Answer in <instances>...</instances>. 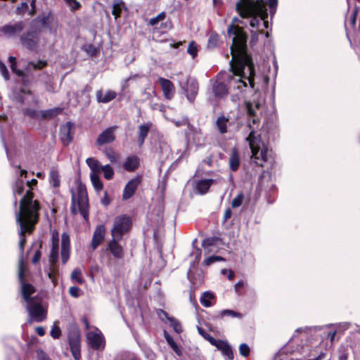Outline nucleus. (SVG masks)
Here are the masks:
<instances>
[{"label": "nucleus", "mask_w": 360, "mask_h": 360, "mask_svg": "<svg viewBox=\"0 0 360 360\" xmlns=\"http://www.w3.org/2000/svg\"><path fill=\"white\" fill-rule=\"evenodd\" d=\"M235 48L232 49L231 71L226 73L227 82L231 88L240 92L247 88L248 84L252 89L255 88V68L252 58L244 51V37L234 39Z\"/></svg>", "instance_id": "nucleus-1"}, {"label": "nucleus", "mask_w": 360, "mask_h": 360, "mask_svg": "<svg viewBox=\"0 0 360 360\" xmlns=\"http://www.w3.org/2000/svg\"><path fill=\"white\" fill-rule=\"evenodd\" d=\"M32 193H27V195L20 201V210L16 214V220L20 226V250H23L25 243V233H30L38 221V211L39 209L37 201L32 200Z\"/></svg>", "instance_id": "nucleus-2"}, {"label": "nucleus", "mask_w": 360, "mask_h": 360, "mask_svg": "<svg viewBox=\"0 0 360 360\" xmlns=\"http://www.w3.org/2000/svg\"><path fill=\"white\" fill-rule=\"evenodd\" d=\"M27 270L26 266L22 260L18 264V279L21 285L22 295L27 303L26 309L29 314L28 322H41L46 318V311L41 304V300L37 297H30L35 291L34 288L25 282L24 277Z\"/></svg>", "instance_id": "nucleus-3"}, {"label": "nucleus", "mask_w": 360, "mask_h": 360, "mask_svg": "<svg viewBox=\"0 0 360 360\" xmlns=\"http://www.w3.org/2000/svg\"><path fill=\"white\" fill-rule=\"evenodd\" d=\"M266 2L263 0H240L236 4V8L240 16L243 18L251 17L250 25L252 30L255 29L260 34L264 28H269L267 20L268 13Z\"/></svg>", "instance_id": "nucleus-4"}, {"label": "nucleus", "mask_w": 360, "mask_h": 360, "mask_svg": "<svg viewBox=\"0 0 360 360\" xmlns=\"http://www.w3.org/2000/svg\"><path fill=\"white\" fill-rule=\"evenodd\" d=\"M251 150V160L259 167L266 164L272 165L274 163V156L272 150L269 149L262 141L260 134L253 129L250 130L246 138Z\"/></svg>", "instance_id": "nucleus-5"}, {"label": "nucleus", "mask_w": 360, "mask_h": 360, "mask_svg": "<svg viewBox=\"0 0 360 360\" xmlns=\"http://www.w3.org/2000/svg\"><path fill=\"white\" fill-rule=\"evenodd\" d=\"M71 212L76 215L80 214L85 220L89 217V199L84 184L78 183L75 190H72Z\"/></svg>", "instance_id": "nucleus-6"}, {"label": "nucleus", "mask_w": 360, "mask_h": 360, "mask_svg": "<svg viewBox=\"0 0 360 360\" xmlns=\"http://www.w3.org/2000/svg\"><path fill=\"white\" fill-rule=\"evenodd\" d=\"M47 65L46 60L29 61L23 65V70L16 68V63L11 64V69L15 75L22 77V84L27 86L29 84V77H34L35 73Z\"/></svg>", "instance_id": "nucleus-7"}, {"label": "nucleus", "mask_w": 360, "mask_h": 360, "mask_svg": "<svg viewBox=\"0 0 360 360\" xmlns=\"http://www.w3.org/2000/svg\"><path fill=\"white\" fill-rule=\"evenodd\" d=\"M21 44L30 51L37 52L44 47L46 42L41 39L40 31L30 30L25 32L20 37Z\"/></svg>", "instance_id": "nucleus-8"}, {"label": "nucleus", "mask_w": 360, "mask_h": 360, "mask_svg": "<svg viewBox=\"0 0 360 360\" xmlns=\"http://www.w3.org/2000/svg\"><path fill=\"white\" fill-rule=\"evenodd\" d=\"M131 220L127 215L117 217L114 220L113 227L111 229V236L113 238L122 239V236L131 229Z\"/></svg>", "instance_id": "nucleus-9"}, {"label": "nucleus", "mask_w": 360, "mask_h": 360, "mask_svg": "<svg viewBox=\"0 0 360 360\" xmlns=\"http://www.w3.org/2000/svg\"><path fill=\"white\" fill-rule=\"evenodd\" d=\"M262 105V99H254L252 101H248L245 103V106L248 112V125L251 130L255 131V128L252 126L257 124L258 126L260 119L259 113L260 108Z\"/></svg>", "instance_id": "nucleus-10"}, {"label": "nucleus", "mask_w": 360, "mask_h": 360, "mask_svg": "<svg viewBox=\"0 0 360 360\" xmlns=\"http://www.w3.org/2000/svg\"><path fill=\"white\" fill-rule=\"evenodd\" d=\"M68 341L73 358L79 360L81 357V334L76 326H72L68 330Z\"/></svg>", "instance_id": "nucleus-11"}, {"label": "nucleus", "mask_w": 360, "mask_h": 360, "mask_svg": "<svg viewBox=\"0 0 360 360\" xmlns=\"http://www.w3.org/2000/svg\"><path fill=\"white\" fill-rule=\"evenodd\" d=\"M87 345L95 350H103L105 345V338L101 331L96 327L86 334Z\"/></svg>", "instance_id": "nucleus-12"}, {"label": "nucleus", "mask_w": 360, "mask_h": 360, "mask_svg": "<svg viewBox=\"0 0 360 360\" xmlns=\"http://www.w3.org/2000/svg\"><path fill=\"white\" fill-rule=\"evenodd\" d=\"M181 88L186 94V98L193 101L198 91V84L195 79L191 78L188 76L183 77L179 81Z\"/></svg>", "instance_id": "nucleus-13"}, {"label": "nucleus", "mask_w": 360, "mask_h": 360, "mask_svg": "<svg viewBox=\"0 0 360 360\" xmlns=\"http://www.w3.org/2000/svg\"><path fill=\"white\" fill-rule=\"evenodd\" d=\"M238 22H240V20L238 18H233L232 20V23L229 26L227 32L230 37H232V45L231 46V53H232V49L235 48L233 40L234 39H240V37H244V51H246V41H247V35L244 32L243 30L239 26L235 25Z\"/></svg>", "instance_id": "nucleus-14"}, {"label": "nucleus", "mask_w": 360, "mask_h": 360, "mask_svg": "<svg viewBox=\"0 0 360 360\" xmlns=\"http://www.w3.org/2000/svg\"><path fill=\"white\" fill-rule=\"evenodd\" d=\"M225 73H219L217 77V80L212 86V91L214 94L219 98H223L228 94V89L224 84L227 81Z\"/></svg>", "instance_id": "nucleus-15"}, {"label": "nucleus", "mask_w": 360, "mask_h": 360, "mask_svg": "<svg viewBox=\"0 0 360 360\" xmlns=\"http://www.w3.org/2000/svg\"><path fill=\"white\" fill-rule=\"evenodd\" d=\"M210 344L215 346L219 350H220L221 354L224 356H226L229 360L233 359L232 348L226 341L211 339Z\"/></svg>", "instance_id": "nucleus-16"}, {"label": "nucleus", "mask_w": 360, "mask_h": 360, "mask_svg": "<svg viewBox=\"0 0 360 360\" xmlns=\"http://www.w3.org/2000/svg\"><path fill=\"white\" fill-rule=\"evenodd\" d=\"M24 29V23L22 21H18L14 23L7 24L1 28V31L8 37H15L21 32Z\"/></svg>", "instance_id": "nucleus-17"}, {"label": "nucleus", "mask_w": 360, "mask_h": 360, "mask_svg": "<svg viewBox=\"0 0 360 360\" xmlns=\"http://www.w3.org/2000/svg\"><path fill=\"white\" fill-rule=\"evenodd\" d=\"M141 177L136 176L135 178L131 179L125 186L123 193L122 198L124 200L129 199L135 193L139 185L141 184Z\"/></svg>", "instance_id": "nucleus-18"}, {"label": "nucleus", "mask_w": 360, "mask_h": 360, "mask_svg": "<svg viewBox=\"0 0 360 360\" xmlns=\"http://www.w3.org/2000/svg\"><path fill=\"white\" fill-rule=\"evenodd\" d=\"M115 127H111L104 130L97 138L96 143L102 146L112 142L115 139Z\"/></svg>", "instance_id": "nucleus-19"}, {"label": "nucleus", "mask_w": 360, "mask_h": 360, "mask_svg": "<svg viewBox=\"0 0 360 360\" xmlns=\"http://www.w3.org/2000/svg\"><path fill=\"white\" fill-rule=\"evenodd\" d=\"M72 127L73 124L68 122L60 128V136L64 145H68L72 140Z\"/></svg>", "instance_id": "nucleus-20"}, {"label": "nucleus", "mask_w": 360, "mask_h": 360, "mask_svg": "<svg viewBox=\"0 0 360 360\" xmlns=\"http://www.w3.org/2000/svg\"><path fill=\"white\" fill-rule=\"evenodd\" d=\"M158 82L161 86L165 97L170 100L174 94V84L167 79L159 77Z\"/></svg>", "instance_id": "nucleus-21"}, {"label": "nucleus", "mask_w": 360, "mask_h": 360, "mask_svg": "<svg viewBox=\"0 0 360 360\" xmlns=\"http://www.w3.org/2000/svg\"><path fill=\"white\" fill-rule=\"evenodd\" d=\"M70 256V237L66 233L61 236V259L63 264H65Z\"/></svg>", "instance_id": "nucleus-22"}, {"label": "nucleus", "mask_w": 360, "mask_h": 360, "mask_svg": "<svg viewBox=\"0 0 360 360\" xmlns=\"http://www.w3.org/2000/svg\"><path fill=\"white\" fill-rule=\"evenodd\" d=\"M105 229L103 225L96 227L92 238L91 245L92 248L96 249L103 240L105 236Z\"/></svg>", "instance_id": "nucleus-23"}, {"label": "nucleus", "mask_w": 360, "mask_h": 360, "mask_svg": "<svg viewBox=\"0 0 360 360\" xmlns=\"http://www.w3.org/2000/svg\"><path fill=\"white\" fill-rule=\"evenodd\" d=\"M117 94L112 90H108L103 92L102 90L96 91V96L98 102L107 103L115 98Z\"/></svg>", "instance_id": "nucleus-24"}, {"label": "nucleus", "mask_w": 360, "mask_h": 360, "mask_svg": "<svg viewBox=\"0 0 360 360\" xmlns=\"http://www.w3.org/2000/svg\"><path fill=\"white\" fill-rule=\"evenodd\" d=\"M216 182V180L212 179H202L196 181L195 189L199 194L206 193L210 187Z\"/></svg>", "instance_id": "nucleus-25"}, {"label": "nucleus", "mask_w": 360, "mask_h": 360, "mask_svg": "<svg viewBox=\"0 0 360 360\" xmlns=\"http://www.w3.org/2000/svg\"><path fill=\"white\" fill-rule=\"evenodd\" d=\"M122 239L113 238L108 243V248L110 252L116 258H122L123 257V250L122 247L120 245L119 242Z\"/></svg>", "instance_id": "nucleus-26"}, {"label": "nucleus", "mask_w": 360, "mask_h": 360, "mask_svg": "<svg viewBox=\"0 0 360 360\" xmlns=\"http://www.w3.org/2000/svg\"><path fill=\"white\" fill-rule=\"evenodd\" d=\"M49 184L55 188L57 189L60 186V176L58 169L52 167L49 172Z\"/></svg>", "instance_id": "nucleus-27"}, {"label": "nucleus", "mask_w": 360, "mask_h": 360, "mask_svg": "<svg viewBox=\"0 0 360 360\" xmlns=\"http://www.w3.org/2000/svg\"><path fill=\"white\" fill-rule=\"evenodd\" d=\"M230 125V122L228 117L221 115L219 116L216 120V126L221 134L226 133L228 126Z\"/></svg>", "instance_id": "nucleus-28"}, {"label": "nucleus", "mask_w": 360, "mask_h": 360, "mask_svg": "<svg viewBox=\"0 0 360 360\" xmlns=\"http://www.w3.org/2000/svg\"><path fill=\"white\" fill-rule=\"evenodd\" d=\"M150 127V124H141L139 127V136L138 142L139 145L141 146L145 141V139L148 136Z\"/></svg>", "instance_id": "nucleus-29"}, {"label": "nucleus", "mask_w": 360, "mask_h": 360, "mask_svg": "<svg viewBox=\"0 0 360 360\" xmlns=\"http://www.w3.org/2000/svg\"><path fill=\"white\" fill-rule=\"evenodd\" d=\"M139 163V158L136 156H130L127 158L124 167L126 170L131 172L138 167Z\"/></svg>", "instance_id": "nucleus-30"}, {"label": "nucleus", "mask_w": 360, "mask_h": 360, "mask_svg": "<svg viewBox=\"0 0 360 360\" xmlns=\"http://www.w3.org/2000/svg\"><path fill=\"white\" fill-rule=\"evenodd\" d=\"M240 165V158L238 153L236 149H233L229 158V167L233 171L238 169Z\"/></svg>", "instance_id": "nucleus-31"}, {"label": "nucleus", "mask_w": 360, "mask_h": 360, "mask_svg": "<svg viewBox=\"0 0 360 360\" xmlns=\"http://www.w3.org/2000/svg\"><path fill=\"white\" fill-rule=\"evenodd\" d=\"M226 316L231 317V318H237L242 319L243 314L241 313L231 310V309H224L219 312L218 318L223 319Z\"/></svg>", "instance_id": "nucleus-32"}, {"label": "nucleus", "mask_w": 360, "mask_h": 360, "mask_svg": "<svg viewBox=\"0 0 360 360\" xmlns=\"http://www.w3.org/2000/svg\"><path fill=\"white\" fill-rule=\"evenodd\" d=\"M86 162L91 168L92 171L91 173L97 174L101 172V168L102 165L97 160L94 159V158H89L86 160Z\"/></svg>", "instance_id": "nucleus-33"}, {"label": "nucleus", "mask_w": 360, "mask_h": 360, "mask_svg": "<svg viewBox=\"0 0 360 360\" xmlns=\"http://www.w3.org/2000/svg\"><path fill=\"white\" fill-rule=\"evenodd\" d=\"M214 298V295L209 292H205L200 297L201 304L205 307H210L212 305L211 302L212 300Z\"/></svg>", "instance_id": "nucleus-34"}, {"label": "nucleus", "mask_w": 360, "mask_h": 360, "mask_svg": "<svg viewBox=\"0 0 360 360\" xmlns=\"http://www.w3.org/2000/svg\"><path fill=\"white\" fill-rule=\"evenodd\" d=\"M162 312L165 314L167 320L169 321L170 326L172 327L174 330L177 333H180L182 331V328L179 321L174 318L169 317L167 314L165 313L163 311H162Z\"/></svg>", "instance_id": "nucleus-35"}, {"label": "nucleus", "mask_w": 360, "mask_h": 360, "mask_svg": "<svg viewBox=\"0 0 360 360\" xmlns=\"http://www.w3.org/2000/svg\"><path fill=\"white\" fill-rule=\"evenodd\" d=\"M91 183L97 191H100L103 189V184L100 180L98 174L91 173L90 174Z\"/></svg>", "instance_id": "nucleus-36"}, {"label": "nucleus", "mask_w": 360, "mask_h": 360, "mask_svg": "<svg viewBox=\"0 0 360 360\" xmlns=\"http://www.w3.org/2000/svg\"><path fill=\"white\" fill-rule=\"evenodd\" d=\"M72 281L76 282L78 284H82L84 282L82 276V271L79 268H75L71 274Z\"/></svg>", "instance_id": "nucleus-37"}, {"label": "nucleus", "mask_w": 360, "mask_h": 360, "mask_svg": "<svg viewBox=\"0 0 360 360\" xmlns=\"http://www.w3.org/2000/svg\"><path fill=\"white\" fill-rule=\"evenodd\" d=\"M124 7V3L121 0L116 1L113 4L112 15L115 19L120 16L122 8Z\"/></svg>", "instance_id": "nucleus-38"}, {"label": "nucleus", "mask_w": 360, "mask_h": 360, "mask_svg": "<svg viewBox=\"0 0 360 360\" xmlns=\"http://www.w3.org/2000/svg\"><path fill=\"white\" fill-rule=\"evenodd\" d=\"M101 172H103L104 177L108 180L112 179L114 176V171L110 165L102 166L101 168Z\"/></svg>", "instance_id": "nucleus-39"}, {"label": "nucleus", "mask_w": 360, "mask_h": 360, "mask_svg": "<svg viewBox=\"0 0 360 360\" xmlns=\"http://www.w3.org/2000/svg\"><path fill=\"white\" fill-rule=\"evenodd\" d=\"M61 112L60 108H53L47 110H44L41 112V115L45 118H51Z\"/></svg>", "instance_id": "nucleus-40"}, {"label": "nucleus", "mask_w": 360, "mask_h": 360, "mask_svg": "<svg viewBox=\"0 0 360 360\" xmlns=\"http://www.w3.org/2000/svg\"><path fill=\"white\" fill-rule=\"evenodd\" d=\"M58 324V321H55L50 332L51 336L54 339L59 338L61 335V330Z\"/></svg>", "instance_id": "nucleus-41"}, {"label": "nucleus", "mask_w": 360, "mask_h": 360, "mask_svg": "<svg viewBox=\"0 0 360 360\" xmlns=\"http://www.w3.org/2000/svg\"><path fill=\"white\" fill-rule=\"evenodd\" d=\"M117 360H140V359L136 354L127 352L122 353Z\"/></svg>", "instance_id": "nucleus-42"}, {"label": "nucleus", "mask_w": 360, "mask_h": 360, "mask_svg": "<svg viewBox=\"0 0 360 360\" xmlns=\"http://www.w3.org/2000/svg\"><path fill=\"white\" fill-rule=\"evenodd\" d=\"M244 195L242 193H238L232 200L231 206L233 208L240 207L243 201Z\"/></svg>", "instance_id": "nucleus-43"}, {"label": "nucleus", "mask_w": 360, "mask_h": 360, "mask_svg": "<svg viewBox=\"0 0 360 360\" xmlns=\"http://www.w3.org/2000/svg\"><path fill=\"white\" fill-rule=\"evenodd\" d=\"M239 353L241 356L247 357L250 354V347L246 343H242L239 346Z\"/></svg>", "instance_id": "nucleus-44"}, {"label": "nucleus", "mask_w": 360, "mask_h": 360, "mask_svg": "<svg viewBox=\"0 0 360 360\" xmlns=\"http://www.w3.org/2000/svg\"><path fill=\"white\" fill-rule=\"evenodd\" d=\"M24 191V182L22 181H17L13 188V193L15 195H21Z\"/></svg>", "instance_id": "nucleus-45"}, {"label": "nucleus", "mask_w": 360, "mask_h": 360, "mask_svg": "<svg viewBox=\"0 0 360 360\" xmlns=\"http://www.w3.org/2000/svg\"><path fill=\"white\" fill-rule=\"evenodd\" d=\"M58 259V249L51 248L49 256L50 262L53 265L55 264Z\"/></svg>", "instance_id": "nucleus-46"}, {"label": "nucleus", "mask_w": 360, "mask_h": 360, "mask_svg": "<svg viewBox=\"0 0 360 360\" xmlns=\"http://www.w3.org/2000/svg\"><path fill=\"white\" fill-rule=\"evenodd\" d=\"M165 17H166L165 13L162 12L160 14H158L156 17L151 18L150 20V24L153 26H155V25H158V23L160 21L163 20L165 18Z\"/></svg>", "instance_id": "nucleus-47"}, {"label": "nucleus", "mask_w": 360, "mask_h": 360, "mask_svg": "<svg viewBox=\"0 0 360 360\" xmlns=\"http://www.w3.org/2000/svg\"><path fill=\"white\" fill-rule=\"evenodd\" d=\"M224 260L223 257L220 256H210L205 260V264L209 266L214 262Z\"/></svg>", "instance_id": "nucleus-48"}, {"label": "nucleus", "mask_w": 360, "mask_h": 360, "mask_svg": "<svg viewBox=\"0 0 360 360\" xmlns=\"http://www.w3.org/2000/svg\"><path fill=\"white\" fill-rule=\"evenodd\" d=\"M187 52L190 55H191L193 58H195V56L197 55V52H198L197 46L195 45V44L193 41L190 42L188 49H187Z\"/></svg>", "instance_id": "nucleus-49"}, {"label": "nucleus", "mask_w": 360, "mask_h": 360, "mask_svg": "<svg viewBox=\"0 0 360 360\" xmlns=\"http://www.w3.org/2000/svg\"><path fill=\"white\" fill-rule=\"evenodd\" d=\"M0 72L6 80L9 79L10 76L8 69L6 66L4 65V63H3L1 61H0Z\"/></svg>", "instance_id": "nucleus-50"}, {"label": "nucleus", "mask_w": 360, "mask_h": 360, "mask_svg": "<svg viewBox=\"0 0 360 360\" xmlns=\"http://www.w3.org/2000/svg\"><path fill=\"white\" fill-rule=\"evenodd\" d=\"M105 155L112 162H115L117 158V154L111 149L105 151Z\"/></svg>", "instance_id": "nucleus-51"}, {"label": "nucleus", "mask_w": 360, "mask_h": 360, "mask_svg": "<svg viewBox=\"0 0 360 360\" xmlns=\"http://www.w3.org/2000/svg\"><path fill=\"white\" fill-rule=\"evenodd\" d=\"M198 333L205 338L207 340L209 341V342L210 343V340L211 339H214L212 336H211L209 333H207V332H205L203 329H202L201 328L198 327Z\"/></svg>", "instance_id": "nucleus-52"}, {"label": "nucleus", "mask_w": 360, "mask_h": 360, "mask_svg": "<svg viewBox=\"0 0 360 360\" xmlns=\"http://www.w3.org/2000/svg\"><path fill=\"white\" fill-rule=\"evenodd\" d=\"M79 288L78 287L72 286L69 289V292L71 296L78 297L79 296Z\"/></svg>", "instance_id": "nucleus-53"}, {"label": "nucleus", "mask_w": 360, "mask_h": 360, "mask_svg": "<svg viewBox=\"0 0 360 360\" xmlns=\"http://www.w3.org/2000/svg\"><path fill=\"white\" fill-rule=\"evenodd\" d=\"M66 3L74 10L78 9L80 6L77 0H65Z\"/></svg>", "instance_id": "nucleus-54"}, {"label": "nucleus", "mask_w": 360, "mask_h": 360, "mask_svg": "<svg viewBox=\"0 0 360 360\" xmlns=\"http://www.w3.org/2000/svg\"><path fill=\"white\" fill-rule=\"evenodd\" d=\"M214 238H207L205 240H204L202 243V246L204 248H207L210 246H212L214 245Z\"/></svg>", "instance_id": "nucleus-55"}, {"label": "nucleus", "mask_w": 360, "mask_h": 360, "mask_svg": "<svg viewBox=\"0 0 360 360\" xmlns=\"http://www.w3.org/2000/svg\"><path fill=\"white\" fill-rule=\"evenodd\" d=\"M217 37L216 36H210L208 40L207 46L209 48H213L217 44Z\"/></svg>", "instance_id": "nucleus-56"}, {"label": "nucleus", "mask_w": 360, "mask_h": 360, "mask_svg": "<svg viewBox=\"0 0 360 360\" xmlns=\"http://www.w3.org/2000/svg\"><path fill=\"white\" fill-rule=\"evenodd\" d=\"M165 338L169 346L174 345L176 343L173 339V338L166 331L164 332Z\"/></svg>", "instance_id": "nucleus-57"}, {"label": "nucleus", "mask_w": 360, "mask_h": 360, "mask_svg": "<svg viewBox=\"0 0 360 360\" xmlns=\"http://www.w3.org/2000/svg\"><path fill=\"white\" fill-rule=\"evenodd\" d=\"M165 338L169 346L174 345L176 343L173 339V338L166 331L164 332Z\"/></svg>", "instance_id": "nucleus-58"}, {"label": "nucleus", "mask_w": 360, "mask_h": 360, "mask_svg": "<svg viewBox=\"0 0 360 360\" xmlns=\"http://www.w3.org/2000/svg\"><path fill=\"white\" fill-rule=\"evenodd\" d=\"M38 360H50L49 356L41 350L37 351Z\"/></svg>", "instance_id": "nucleus-59"}, {"label": "nucleus", "mask_w": 360, "mask_h": 360, "mask_svg": "<svg viewBox=\"0 0 360 360\" xmlns=\"http://www.w3.org/2000/svg\"><path fill=\"white\" fill-rule=\"evenodd\" d=\"M172 347V349H173V351L178 355V356H181L182 354V350H181V348L177 345L176 343H174V345H172V346H170Z\"/></svg>", "instance_id": "nucleus-60"}, {"label": "nucleus", "mask_w": 360, "mask_h": 360, "mask_svg": "<svg viewBox=\"0 0 360 360\" xmlns=\"http://www.w3.org/2000/svg\"><path fill=\"white\" fill-rule=\"evenodd\" d=\"M41 256V252L39 250H37L35 252V254H34L32 259V263L37 264L39 261Z\"/></svg>", "instance_id": "nucleus-61"}, {"label": "nucleus", "mask_w": 360, "mask_h": 360, "mask_svg": "<svg viewBox=\"0 0 360 360\" xmlns=\"http://www.w3.org/2000/svg\"><path fill=\"white\" fill-rule=\"evenodd\" d=\"M259 32L257 30H251V43L256 42L258 39V34Z\"/></svg>", "instance_id": "nucleus-62"}, {"label": "nucleus", "mask_w": 360, "mask_h": 360, "mask_svg": "<svg viewBox=\"0 0 360 360\" xmlns=\"http://www.w3.org/2000/svg\"><path fill=\"white\" fill-rule=\"evenodd\" d=\"M269 7L271 11V13H274L275 12V7L277 6L278 0H269Z\"/></svg>", "instance_id": "nucleus-63"}, {"label": "nucleus", "mask_w": 360, "mask_h": 360, "mask_svg": "<svg viewBox=\"0 0 360 360\" xmlns=\"http://www.w3.org/2000/svg\"><path fill=\"white\" fill-rule=\"evenodd\" d=\"M232 215V211L230 208H227L224 212V221H227L229 219L231 218Z\"/></svg>", "instance_id": "nucleus-64"}]
</instances>
